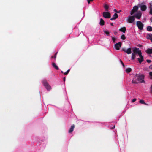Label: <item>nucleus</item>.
I'll list each match as a JSON object with an SVG mask.
<instances>
[{"mask_svg": "<svg viewBox=\"0 0 152 152\" xmlns=\"http://www.w3.org/2000/svg\"><path fill=\"white\" fill-rule=\"evenodd\" d=\"M122 43L121 42H119L115 44V48L117 50H119L121 46Z\"/></svg>", "mask_w": 152, "mask_h": 152, "instance_id": "0eeeda50", "label": "nucleus"}, {"mask_svg": "<svg viewBox=\"0 0 152 152\" xmlns=\"http://www.w3.org/2000/svg\"><path fill=\"white\" fill-rule=\"evenodd\" d=\"M99 24L100 25L103 26L104 24V22L102 18H101L100 19V22Z\"/></svg>", "mask_w": 152, "mask_h": 152, "instance_id": "6ab92c4d", "label": "nucleus"}, {"mask_svg": "<svg viewBox=\"0 0 152 152\" xmlns=\"http://www.w3.org/2000/svg\"><path fill=\"white\" fill-rule=\"evenodd\" d=\"M137 26L139 29L142 30L143 28L144 24L141 21H137Z\"/></svg>", "mask_w": 152, "mask_h": 152, "instance_id": "20e7f679", "label": "nucleus"}, {"mask_svg": "<svg viewBox=\"0 0 152 152\" xmlns=\"http://www.w3.org/2000/svg\"><path fill=\"white\" fill-rule=\"evenodd\" d=\"M138 6L140 7L141 10L142 11H145L147 8V6L145 5H141L139 4H138Z\"/></svg>", "mask_w": 152, "mask_h": 152, "instance_id": "423d86ee", "label": "nucleus"}, {"mask_svg": "<svg viewBox=\"0 0 152 152\" xmlns=\"http://www.w3.org/2000/svg\"><path fill=\"white\" fill-rule=\"evenodd\" d=\"M138 7L135 6L133 7L132 10H134V11L136 12L138 10Z\"/></svg>", "mask_w": 152, "mask_h": 152, "instance_id": "aec40b11", "label": "nucleus"}, {"mask_svg": "<svg viewBox=\"0 0 152 152\" xmlns=\"http://www.w3.org/2000/svg\"><path fill=\"white\" fill-rule=\"evenodd\" d=\"M134 78L137 81L140 82L141 83H145V81L144 79V75L143 74H136L134 76Z\"/></svg>", "mask_w": 152, "mask_h": 152, "instance_id": "f257e3e1", "label": "nucleus"}, {"mask_svg": "<svg viewBox=\"0 0 152 152\" xmlns=\"http://www.w3.org/2000/svg\"><path fill=\"white\" fill-rule=\"evenodd\" d=\"M138 61L140 64H141V62L143 61L144 60L143 56H142L140 57V58H137Z\"/></svg>", "mask_w": 152, "mask_h": 152, "instance_id": "ddd939ff", "label": "nucleus"}, {"mask_svg": "<svg viewBox=\"0 0 152 152\" xmlns=\"http://www.w3.org/2000/svg\"><path fill=\"white\" fill-rule=\"evenodd\" d=\"M93 0H91V1H93Z\"/></svg>", "mask_w": 152, "mask_h": 152, "instance_id": "8fccbe9b", "label": "nucleus"}, {"mask_svg": "<svg viewBox=\"0 0 152 152\" xmlns=\"http://www.w3.org/2000/svg\"><path fill=\"white\" fill-rule=\"evenodd\" d=\"M110 25L112 26H113V24L112 23H110Z\"/></svg>", "mask_w": 152, "mask_h": 152, "instance_id": "a18cd8bd", "label": "nucleus"}, {"mask_svg": "<svg viewBox=\"0 0 152 152\" xmlns=\"http://www.w3.org/2000/svg\"><path fill=\"white\" fill-rule=\"evenodd\" d=\"M142 13L140 11H139L138 12L135 14L134 16L138 19H140Z\"/></svg>", "mask_w": 152, "mask_h": 152, "instance_id": "6e6552de", "label": "nucleus"}, {"mask_svg": "<svg viewBox=\"0 0 152 152\" xmlns=\"http://www.w3.org/2000/svg\"><path fill=\"white\" fill-rule=\"evenodd\" d=\"M137 54L138 55L139 57L142 56V55L141 51L140 50H139V51L138 52Z\"/></svg>", "mask_w": 152, "mask_h": 152, "instance_id": "a878e982", "label": "nucleus"}, {"mask_svg": "<svg viewBox=\"0 0 152 152\" xmlns=\"http://www.w3.org/2000/svg\"><path fill=\"white\" fill-rule=\"evenodd\" d=\"M149 68L151 69H152V64L150 65L149 66Z\"/></svg>", "mask_w": 152, "mask_h": 152, "instance_id": "58836bf2", "label": "nucleus"}, {"mask_svg": "<svg viewBox=\"0 0 152 152\" xmlns=\"http://www.w3.org/2000/svg\"><path fill=\"white\" fill-rule=\"evenodd\" d=\"M126 30V28L125 27H124L121 28L119 29V31L121 32H123L124 33H125Z\"/></svg>", "mask_w": 152, "mask_h": 152, "instance_id": "dca6fc26", "label": "nucleus"}, {"mask_svg": "<svg viewBox=\"0 0 152 152\" xmlns=\"http://www.w3.org/2000/svg\"><path fill=\"white\" fill-rule=\"evenodd\" d=\"M75 125L74 124H73L72 125L70 129L69 130V133H72L74 129L75 128Z\"/></svg>", "mask_w": 152, "mask_h": 152, "instance_id": "f8f14e48", "label": "nucleus"}, {"mask_svg": "<svg viewBox=\"0 0 152 152\" xmlns=\"http://www.w3.org/2000/svg\"><path fill=\"white\" fill-rule=\"evenodd\" d=\"M147 30L149 31H152V27L151 26H148L147 27Z\"/></svg>", "mask_w": 152, "mask_h": 152, "instance_id": "412c9836", "label": "nucleus"}, {"mask_svg": "<svg viewBox=\"0 0 152 152\" xmlns=\"http://www.w3.org/2000/svg\"><path fill=\"white\" fill-rule=\"evenodd\" d=\"M104 7L106 10L107 11L109 8V6L105 4L104 6Z\"/></svg>", "mask_w": 152, "mask_h": 152, "instance_id": "393cba45", "label": "nucleus"}, {"mask_svg": "<svg viewBox=\"0 0 152 152\" xmlns=\"http://www.w3.org/2000/svg\"><path fill=\"white\" fill-rule=\"evenodd\" d=\"M136 54L134 53H132V56L131 57L132 59V60H134L135 58Z\"/></svg>", "mask_w": 152, "mask_h": 152, "instance_id": "5701e85b", "label": "nucleus"}, {"mask_svg": "<svg viewBox=\"0 0 152 152\" xmlns=\"http://www.w3.org/2000/svg\"><path fill=\"white\" fill-rule=\"evenodd\" d=\"M139 48H134L133 50V52L134 53L137 54L138 52L139 51Z\"/></svg>", "mask_w": 152, "mask_h": 152, "instance_id": "f3484780", "label": "nucleus"}, {"mask_svg": "<svg viewBox=\"0 0 152 152\" xmlns=\"http://www.w3.org/2000/svg\"><path fill=\"white\" fill-rule=\"evenodd\" d=\"M139 102L140 103L142 104H144L146 105H148V104L145 102L143 100H140L139 101Z\"/></svg>", "mask_w": 152, "mask_h": 152, "instance_id": "4be33fe9", "label": "nucleus"}, {"mask_svg": "<svg viewBox=\"0 0 152 152\" xmlns=\"http://www.w3.org/2000/svg\"><path fill=\"white\" fill-rule=\"evenodd\" d=\"M57 52H56L54 56H52L51 58H54L55 59V60L56 58V55H57Z\"/></svg>", "mask_w": 152, "mask_h": 152, "instance_id": "cd10ccee", "label": "nucleus"}, {"mask_svg": "<svg viewBox=\"0 0 152 152\" xmlns=\"http://www.w3.org/2000/svg\"><path fill=\"white\" fill-rule=\"evenodd\" d=\"M120 62L121 63V64L122 65V66H123L124 67V66H125V65L123 63V62L122 61H121V60H120Z\"/></svg>", "mask_w": 152, "mask_h": 152, "instance_id": "72a5a7b5", "label": "nucleus"}, {"mask_svg": "<svg viewBox=\"0 0 152 152\" xmlns=\"http://www.w3.org/2000/svg\"><path fill=\"white\" fill-rule=\"evenodd\" d=\"M149 75L150 76H152V72H149Z\"/></svg>", "mask_w": 152, "mask_h": 152, "instance_id": "e433bc0d", "label": "nucleus"}, {"mask_svg": "<svg viewBox=\"0 0 152 152\" xmlns=\"http://www.w3.org/2000/svg\"><path fill=\"white\" fill-rule=\"evenodd\" d=\"M146 38L148 39H150L151 42H152V34H147Z\"/></svg>", "mask_w": 152, "mask_h": 152, "instance_id": "9d476101", "label": "nucleus"}, {"mask_svg": "<svg viewBox=\"0 0 152 152\" xmlns=\"http://www.w3.org/2000/svg\"><path fill=\"white\" fill-rule=\"evenodd\" d=\"M61 72L62 73H63V74H64V73L63 72V71H61Z\"/></svg>", "mask_w": 152, "mask_h": 152, "instance_id": "de8ad7c7", "label": "nucleus"}, {"mask_svg": "<svg viewBox=\"0 0 152 152\" xmlns=\"http://www.w3.org/2000/svg\"><path fill=\"white\" fill-rule=\"evenodd\" d=\"M150 6H149V8L150 9L149 14H152V1H151L149 3Z\"/></svg>", "mask_w": 152, "mask_h": 152, "instance_id": "9b49d317", "label": "nucleus"}, {"mask_svg": "<svg viewBox=\"0 0 152 152\" xmlns=\"http://www.w3.org/2000/svg\"><path fill=\"white\" fill-rule=\"evenodd\" d=\"M146 61L148 63H150L151 62V60H149V59L147 60Z\"/></svg>", "mask_w": 152, "mask_h": 152, "instance_id": "f704fd0d", "label": "nucleus"}, {"mask_svg": "<svg viewBox=\"0 0 152 152\" xmlns=\"http://www.w3.org/2000/svg\"><path fill=\"white\" fill-rule=\"evenodd\" d=\"M146 52L148 54H152V49H150V48L146 50Z\"/></svg>", "mask_w": 152, "mask_h": 152, "instance_id": "a211bd4d", "label": "nucleus"}, {"mask_svg": "<svg viewBox=\"0 0 152 152\" xmlns=\"http://www.w3.org/2000/svg\"><path fill=\"white\" fill-rule=\"evenodd\" d=\"M121 12V10H120L119 11H117V13H119L120 12Z\"/></svg>", "mask_w": 152, "mask_h": 152, "instance_id": "a19ab883", "label": "nucleus"}, {"mask_svg": "<svg viewBox=\"0 0 152 152\" xmlns=\"http://www.w3.org/2000/svg\"><path fill=\"white\" fill-rule=\"evenodd\" d=\"M103 17L106 18H110L111 17V15L108 12H103Z\"/></svg>", "mask_w": 152, "mask_h": 152, "instance_id": "39448f33", "label": "nucleus"}, {"mask_svg": "<svg viewBox=\"0 0 152 152\" xmlns=\"http://www.w3.org/2000/svg\"><path fill=\"white\" fill-rule=\"evenodd\" d=\"M91 1V0H88V4L90 3Z\"/></svg>", "mask_w": 152, "mask_h": 152, "instance_id": "ea45409f", "label": "nucleus"}, {"mask_svg": "<svg viewBox=\"0 0 152 152\" xmlns=\"http://www.w3.org/2000/svg\"><path fill=\"white\" fill-rule=\"evenodd\" d=\"M52 65L53 67L56 70L59 69V68L55 63L53 62L52 63Z\"/></svg>", "mask_w": 152, "mask_h": 152, "instance_id": "2eb2a0df", "label": "nucleus"}, {"mask_svg": "<svg viewBox=\"0 0 152 152\" xmlns=\"http://www.w3.org/2000/svg\"><path fill=\"white\" fill-rule=\"evenodd\" d=\"M111 37L113 42H115V41L116 40V39L115 37H112V36Z\"/></svg>", "mask_w": 152, "mask_h": 152, "instance_id": "7c9ffc66", "label": "nucleus"}, {"mask_svg": "<svg viewBox=\"0 0 152 152\" xmlns=\"http://www.w3.org/2000/svg\"><path fill=\"white\" fill-rule=\"evenodd\" d=\"M114 33L115 34H116L117 33V32H116V31H115L114 32Z\"/></svg>", "mask_w": 152, "mask_h": 152, "instance_id": "49530a36", "label": "nucleus"}, {"mask_svg": "<svg viewBox=\"0 0 152 152\" xmlns=\"http://www.w3.org/2000/svg\"><path fill=\"white\" fill-rule=\"evenodd\" d=\"M132 83H134V84H137L138 83V82H137L136 80H132Z\"/></svg>", "mask_w": 152, "mask_h": 152, "instance_id": "473e14b6", "label": "nucleus"}, {"mask_svg": "<svg viewBox=\"0 0 152 152\" xmlns=\"http://www.w3.org/2000/svg\"><path fill=\"white\" fill-rule=\"evenodd\" d=\"M136 98H134V99H133L132 100V102H134L136 101Z\"/></svg>", "mask_w": 152, "mask_h": 152, "instance_id": "c9c22d12", "label": "nucleus"}, {"mask_svg": "<svg viewBox=\"0 0 152 152\" xmlns=\"http://www.w3.org/2000/svg\"><path fill=\"white\" fill-rule=\"evenodd\" d=\"M42 83L48 90H50L51 89V86L49 85L46 80H44L42 81Z\"/></svg>", "mask_w": 152, "mask_h": 152, "instance_id": "f03ea898", "label": "nucleus"}, {"mask_svg": "<svg viewBox=\"0 0 152 152\" xmlns=\"http://www.w3.org/2000/svg\"><path fill=\"white\" fill-rule=\"evenodd\" d=\"M104 33L106 34L107 36L109 35V32L107 31H104Z\"/></svg>", "mask_w": 152, "mask_h": 152, "instance_id": "c85d7f7f", "label": "nucleus"}, {"mask_svg": "<svg viewBox=\"0 0 152 152\" xmlns=\"http://www.w3.org/2000/svg\"><path fill=\"white\" fill-rule=\"evenodd\" d=\"M65 79H66L65 77H64L63 78V80H64V81H65Z\"/></svg>", "mask_w": 152, "mask_h": 152, "instance_id": "79ce46f5", "label": "nucleus"}, {"mask_svg": "<svg viewBox=\"0 0 152 152\" xmlns=\"http://www.w3.org/2000/svg\"><path fill=\"white\" fill-rule=\"evenodd\" d=\"M115 125H114L113 127L111 128V129H113L114 128H115Z\"/></svg>", "mask_w": 152, "mask_h": 152, "instance_id": "c03bdc74", "label": "nucleus"}, {"mask_svg": "<svg viewBox=\"0 0 152 152\" xmlns=\"http://www.w3.org/2000/svg\"><path fill=\"white\" fill-rule=\"evenodd\" d=\"M69 71H70V69H68L67 70V71L66 72H64V74L65 75H67L68 74V73L69 72Z\"/></svg>", "mask_w": 152, "mask_h": 152, "instance_id": "2f4dec72", "label": "nucleus"}, {"mask_svg": "<svg viewBox=\"0 0 152 152\" xmlns=\"http://www.w3.org/2000/svg\"><path fill=\"white\" fill-rule=\"evenodd\" d=\"M118 14L116 13H115L113 15V18H111L110 20H115L116 18H118Z\"/></svg>", "mask_w": 152, "mask_h": 152, "instance_id": "4468645a", "label": "nucleus"}, {"mask_svg": "<svg viewBox=\"0 0 152 152\" xmlns=\"http://www.w3.org/2000/svg\"><path fill=\"white\" fill-rule=\"evenodd\" d=\"M122 50L124 52L126 53L127 54H131L132 53L131 48H128L127 50L126 49L123 48Z\"/></svg>", "mask_w": 152, "mask_h": 152, "instance_id": "1a4fd4ad", "label": "nucleus"}, {"mask_svg": "<svg viewBox=\"0 0 152 152\" xmlns=\"http://www.w3.org/2000/svg\"><path fill=\"white\" fill-rule=\"evenodd\" d=\"M135 16H129L127 19V21L129 23H132L135 20Z\"/></svg>", "mask_w": 152, "mask_h": 152, "instance_id": "7ed1b4c3", "label": "nucleus"}, {"mask_svg": "<svg viewBox=\"0 0 152 152\" xmlns=\"http://www.w3.org/2000/svg\"><path fill=\"white\" fill-rule=\"evenodd\" d=\"M151 22H152V18H151Z\"/></svg>", "mask_w": 152, "mask_h": 152, "instance_id": "09e8293b", "label": "nucleus"}, {"mask_svg": "<svg viewBox=\"0 0 152 152\" xmlns=\"http://www.w3.org/2000/svg\"><path fill=\"white\" fill-rule=\"evenodd\" d=\"M132 71V69L130 68H127L126 70V72L127 73H129Z\"/></svg>", "mask_w": 152, "mask_h": 152, "instance_id": "b1692460", "label": "nucleus"}, {"mask_svg": "<svg viewBox=\"0 0 152 152\" xmlns=\"http://www.w3.org/2000/svg\"><path fill=\"white\" fill-rule=\"evenodd\" d=\"M150 91L152 93V85H151L150 87Z\"/></svg>", "mask_w": 152, "mask_h": 152, "instance_id": "4c0bfd02", "label": "nucleus"}, {"mask_svg": "<svg viewBox=\"0 0 152 152\" xmlns=\"http://www.w3.org/2000/svg\"><path fill=\"white\" fill-rule=\"evenodd\" d=\"M114 11L115 12H116L117 13V11L116 9H114Z\"/></svg>", "mask_w": 152, "mask_h": 152, "instance_id": "37998d69", "label": "nucleus"}, {"mask_svg": "<svg viewBox=\"0 0 152 152\" xmlns=\"http://www.w3.org/2000/svg\"><path fill=\"white\" fill-rule=\"evenodd\" d=\"M134 10H132L130 12V14L131 15H133L136 12L134 11Z\"/></svg>", "mask_w": 152, "mask_h": 152, "instance_id": "c756f323", "label": "nucleus"}, {"mask_svg": "<svg viewBox=\"0 0 152 152\" xmlns=\"http://www.w3.org/2000/svg\"><path fill=\"white\" fill-rule=\"evenodd\" d=\"M121 38L123 40H125L126 39V37L124 34H122L121 36Z\"/></svg>", "mask_w": 152, "mask_h": 152, "instance_id": "bb28decb", "label": "nucleus"}]
</instances>
